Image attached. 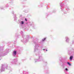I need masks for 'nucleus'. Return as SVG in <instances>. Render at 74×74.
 Here are the masks:
<instances>
[{
	"instance_id": "nucleus-1",
	"label": "nucleus",
	"mask_w": 74,
	"mask_h": 74,
	"mask_svg": "<svg viewBox=\"0 0 74 74\" xmlns=\"http://www.w3.org/2000/svg\"><path fill=\"white\" fill-rule=\"evenodd\" d=\"M16 54V51H13V55L14 56H15V55Z\"/></svg>"
},
{
	"instance_id": "nucleus-2",
	"label": "nucleus",
	"mask_w": 74,
	"mask_h": 74,
	"mask_svg": "<svg viewBox=\"0 0 74 74\" xmlns=\"http://www.w3.org/2000/svg\"><path fill=\"white\" fill-rule=\"evenodd\" d=\"M66 42H68V41H69V38H67V37H66Z\"/></svg>"
},
{
	"instance_id": "nucleus-3",
	"label": "nucleus",
	"mask_w": 74,
	"mask_h": 74,
	"mask_svg": "<svg viewBox=\"0 0 74 74\" xmlns=\"http://www.w3.org/2000/svg\"><path fill=\"white\" fill-rule=\"evenodd\" d=\"M70 60H72V59H73V56H71L70 57Z\"/></svg>"
},
{
	"instance_id": "nucleus-4",
	"label": "nucleus",
	"mask_w": 74,
	"mask_h": 74,
	"mask_svg": "<svg viewBox=\"0 0 74 74\" xmlns=\"http://www.w3.org/2000/svg\"><path fill=\"white\" fill-rule=\"evenodd\" d=\"M46 39V38H44L42 40V41H45V40Z\"/></svg>"
},
{
	"instance_id": "nucleus-5",
	"label": "nucleus",
	"mask_w": 74,
	"mask_h": 74,
	"mask_svg": "<svg viewBox=\"0 0 74 74\" xmlns=\"http://www.w3.org/2000/svg\"><path fill=\"white\" fill-rule=\"evenodd\" d=\"M67 64H69V66H70L71 65V64H70V63H69V62H68Z\"/></svg>"
},
{
	"instance_id": "nucleus-6",
	"label": "nucleus",
	"mask_w": 74,
	"mask_h": 74,
	"mask_svg": "<svg viewBox=\"0 0 74 74\" xmlns=\"http://www.w3.org/2000/svg\"><path fill=\"white\" fill-rule=\"evenodd\" d=\"M1 71H4V70H3V69L2 68L1 70Z\"/></svg>"
},
{
	"instance_id": "nucleus-7",
	"label": "nucleus",
	"mask_w": 74,
	"mask_h": 74,
	"mask_svg": "<svg viewBox=\"0 0 74 74\" xmlns=\"http://www.w3.org/2000/svg\"><path fill=\"white\" fill-rule=\"evenodd\" d=\"M21 24H23V22L22 21L21 22Z\"/></svg>"
},
{
	"instance_id": "nucleus-8",
	"label": "nucleus",
	"mask_w": 74,
	"mask_h": 74,
	"mask_svg": "<svg viewBox=\"0 0 74 74\" xmlns=\"http://www.w3.org/2000/svg\"><path fill=\"white\" fill-rule=\"evenodd\" d=\"M26 21H27V19H26V18L25 19Z\"/></svg>"
},
{
	"instance_id": "nucleus-9",
	"label": "nucleus",
	"mask_w": 74,
	"mask_h": 74,
	"mask_svg": "<svg viewBox=\"0 0 74 74\" xmlns=\"http://www.w3.org/2000/svg\"><path fill=\"white\" fill-rule=\"evenodd\" d=\"M66 71H67L68 70L67 69H66Z\"/></svg>"
},
{
	"instance_id": "nucleus-10",
	"label": "nucleus",
	"mask_w": 74,
	"mask_h": 74,
	"mask_svg": "<svg viewBox=\"0 0 74 74\" xmlns=\"http://www.w3.org/2000/svg\"><path fill=\"white\" fill-rule=\"evenodd\" d=\"M61 9H62V7H61Z\"/></svg>"
},
{
	"instance_id": "nucleus-11",
	"label": "nucleus",
	"mask_w": 74,
	"mask_h": 74,
	"mask_svg": "<svg viewBox=\"0 0 74 74\" xmlns=\"http://www.w3.org/2000/svg\"><path fill=\"white\" fill-rule=\"evenodd\" d=\"M2 67H3V65H2Z\"/></svg>"
},
{
	"instance_id": "nucleus-12",
	"label": "nucleus",
	"mask_w": 74,
	"mask_h": 74,
	"mask_svg": "<svg viewBox=\"0 0 74 74\" xmlns=\"http://www.w3.org/2000/svg\"><path fill=\"white\" fill-rule=\"evenodd\" d=\"M35 50H36V49H34V51H35Z\"/></svg>"
},
{
	"instance_id": "nucleus-13",
	"label": "nucleus",
	"mask_w": 74,
	"mask_h": 74,
	"mask_svg": "<svg viewBox=\"0 0 74 74\" xmlns=\"http://www.w3.org/2000/svg\"><path fill=\"white\" fill-rule=\"evenodd\" d=\"M46 51H47V50H46Z\"/></svg>"
},
{
	"instance_id": "nucleus-14",
	"label": "nucleus",
	"mask_w": 74,
	"mask_h": 74,
	"mask_svg": "<svg viewBox=\"0 0 74 74\" xmlns=\"http://www.w3.org/2000/svg\"><path fill=\"white\" fill-rule=\"evenodd\" d=\"M43 50H45V49H44Z\"/></svg>"
}]
</instances>
